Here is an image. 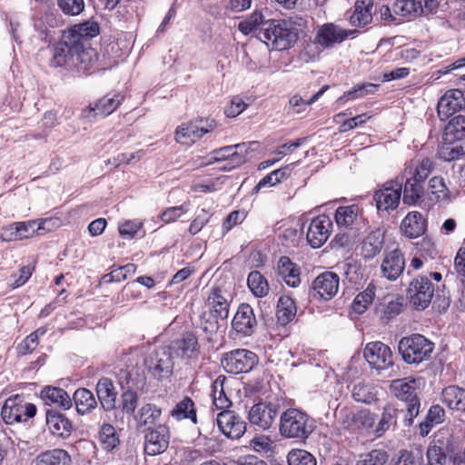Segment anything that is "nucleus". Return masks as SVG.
Instances as JSON below:
<instances>
[{
  "label": "nucleus",
  "instance_id": "1",
  "mask_svg": "<svg viewBox=\"0 0 465 465\" xmlns=\"http://www.w3.org/2000/svg\"><path fill=\"white\" fill-rule=\"evenodd\" d=\"M99 33V25L90 21L64 31L60 38V67L64 66L69 70L75 68L78 72L88 71L90 66L85 62L90 55L84 50L82 40L93 38Z\"/></svg>",
  "mask_w": 465,
  "mask_h": 465
},
{
  "label": "nucleus",
  "instance_id": "2",
  "mask_svg": "<svg viewBox=\"0 0 465 465\" xmlns=\"http://www.w3.org/2000/svg\"><path fill=\"white\" fill-rule=\"evenodd\" d=\"M260 40L268 47L282 51L292 47L299 37V30L291 21L272 20L263 24V27L258 33Z\"/></svg>",
  "mask_w": 465,
  "mask_h": 465
},
{
  "label": "nucleus",
  "instance_id": "3",
  "mask_svg": "<svg viewBox=\"0 0 465 465\" xmlns=\"http://www.w3.org/2000/svg\"><path fill=\"white\" fill-rule=\"evenodd\" d=\"M312 430V422L304 411L290 408L281 413L279 433L282 437L303 441Z\"/></svg>",
  "mask_w": 465,
  "mask_h": 465
},
{
  "label": "nucleus",
  "instance_id": "4",
  "mask_svg": "<svg viewBox=\"0 0 465 465\" xmlns=\"http://www.w3.org/2000/svg\"><path fill=\"white\" fill-rule=\"evenodd\" d=\"M420 385V379L411 377L393 380L390 389L391 393L400 401L406 402L407 410L405 414V425H411L420 412V399L418 390Z\"/></svg>",
  "mask_w": 465,
  "mask_h": 465
},
{
  "label": "nucleus",
  "instance_id": "5",
  "mask_svg": "<svg viewBox=\"0 0 465 465\" xmlns=\"http://www.w3.org/2000/svg\"><path fill=\"white\" fill-rule=\"evenodd\" d=\"M398 350L408 364L428 361L434 350V343L421 334H412L401 339Z\"/></svg>",
  "mask_w": 465,
  "mask_h": 465
},
{
  "label": "nucleus",
  "instance_id": "6",
  "mask_svg": "<svg viewBox=\"0 0 465 465\" xmlns=\"http://www.w3.org/2000/svg\"><path fill=\"white\" fill-rule=\"evenodd\" d=\"M217 123L213 118H200L181 124L175 132V139L182 144H192L200 140L205 134L213 131Z\"/></svg>",
  "mask_w": 465,
  "mask_h": 465
},
{
  "label": "nucleus",
  "instance_id": "7",
  "mask_svg": "<svg viewBox=\"0 0 465 465\" xmlns=\"http://www.w3.org/2000/svg\"><path fill=\"white\" fill-rule=\"evenodd\" d=\"M434 292L430 279L426 275H419L411 281L407 297L416 310H424L430 304Z\"/></svg>",
  "mask_w": 465,
  "mask_h": 465
},
{
  "label": "nucleus",
  "instance_id": "8",
  "mask_svg": "<svg viewBox=\"0 0 465 465\" xmlns=\"http://www.w3.org/2000/svg\"><path fill=\"white\" fill-rule=\"evenodd\" d=\"M222 365L231 374L246 373L258 362L257 355L245 349H236L223 355Z\"/></svg>",
  "mask_w": 465,
  "mask_h": 465
},
{
  "label": "nucleus",
  "instance_id": "9",
  "mask_svg": "<svg viewBox=\"0 0 465 465\" xmlns=\"http://www.w3.org/2000/svg\"><path fill=\"white\" fill-rule=\"evenodd\" d=\"M357 33L356 29H343L333 23H326L318 27L314 43L323 49H331L349 37L353 38Z\"/></svg>",
  "mask_w": 465,
  "mask_h": 465
},
{
  "label": "nucleus",
  "instance_id": "10",
  "mask_svg": "<svg viewBox=\"0 0 465 465\" xmlns=\"http://www.w3.org/2000/svg\"><path fill=\"white\" fill-rule=\"evenodd\" d=\"M403 181V176H398L395 180L386 182L380 190L375 192L373 199L379 211L394 210L398 207Z\"/></svg>",
  "mask_w": 465,
  "mask_h": 465
},
{
  "label": "nucleus",
  "instance_id": "11",
  "mask_svg": "<svg viewBox=\"0 0 465 465\" xmlns=\"http://www.w3.org/2000/svg\"><path fill=\"white\" fill-rule=\"evenodd\" d=\"M280 412L281 404L278 401H260L252 406L248 419L251 424L265 430L274 424Z\"/></svg>",
  "mask_w": 465,
  "mask_h": 465
},
{
  "label": "nucleus",
  "instance_id": "12",
  "mask_svg": "<svg viewBox=\"0 0 465 465\" xmlns=\"http://www.w3.org/2000/svg\"><path fill=\"white\" fill-rule=\"evenodd\" d=\"M36 414V406L33 403L23 404L19 396L8 398L1 411L3 420L6 424L26 421Z\"/></svg>",
  "mask_w": 465,
  "mask_h": 465
},
{
  "label": "nucleus",
  "instance_id": "13",
  "mask_svg": "<svg viewBox=\"0 0 465 465\" xmlns=\"http://www.w3.org/2000/svg\"><path fill=\"white\" fill-rule=\"evenodd\" d=\"M148 371L157 380L169 378L173 370V361L169 348H161L153 351L145 360Z\"/></svg>",
  "mask_w": 465,
  "mask_h": 465
},
{
  "label": "nucleus",
  "instance_id": "14",
  "mask_svg": "<svg viewBox=\"0 0 465 465\" xmlns=\"http://www.w3.org/2000/svg\"><path fill=\"white\" fill-rule=\"evenodd\" d=\"M363 356L370 366L378 371L387 370L393 365V355L389 346L381 341L369 342Z\"/></svg>",
  "mask_w": 465,
  "mask_h": 465
},
{
  "label": "nucleus",
  "instance_id": "15",
  "mask_svg": "<svg viewBox=\"0 0 465 465\" xmlns=\"http://www.w3.org/2000/svg\"><path fill=\"white\" fill-rule=\"evenodd\" d=\"M45 421L49 430L55 435L58 431V387L45 386L40 392Z\"/></svg>",
  "mask_w": 465,
  "mask_h": 465
},
{
  "label": "nucleus",
  "instance_id": "16",
  "mask_svg": "<svg viewBox=\"0 0 465 465\" xmlns=\"http://www.w3.org/2000/svg\"><path fill=\"white\" fill-rule=\"evenodd\" d=\"M332 231V221L325 214L313 218L308 227L306 238L312 248L321 247L330 237Z\"/></svg>",
  "mask_w": 465,
  "mask_h": 465
},
{
  "label": "nucleus",
  "instance_id": "17",
  "mask_svg": "<svg viewBox=\"0 0 465 465\" xmlns=\"http://www.w3.org/2000/svg\"><path fill=\"white\" fill-rule=\"evenodd\" d=\"M169 440L170 432L165 425L149 428L144 436V451L150 456L161 454L167 450Z\"/></svg>",
  "mask_w": 465,
  "mask_h": 465
},
{
  "label": "nucleus",
  "instance_id": "18",
  "mask_svg": "<svg viewBox=\"0 0 465 465\" xmlns=\"http://www.w3.org/2000/svg\"><path fill=\"white\" fill-rule=\"evenodd\" d=\"M340 278L332 272L318 275L312 283V295L314 298L331 300L339 290Z\"/></svg>",
  "mask_w": 465,
  "mask_h": 465
},
{
  "label": "nucleus",
  "instance_id": "19",
  "mask_svg": "<svg viewBox=\"0 0 465 465\" xmlns=\"http://www.w3.org/2000/svg\"><path fill=\"white\" fill-rule=\"evenodd\" d=\"M463 107H465L464 93L460 89H450L440 98L437 112L440 119L445 121Z\"/></svg>",
  "mask_w": 465,
  "mask_h": 465
},
{
  "label": "nucleus",
  "instance_id": "20",
  "mask_svg": "<svg viewBox=\"0 0 465 465\" xmlns=\"http://www.w3.org/2000/svg\"><path fill=\"white\" fill-rule=\"evenodd\" d=\"M216 420L220 430L227 438L239 439L246 430L245 421L232 411H221Z\"/></svg>",
  "mask_w": 465,
  "mask_h": 465
},
{
  "label": "nucleus",
  "instance_id": "21",
  "mask_svg": "<svg viewBox=\"0 0 465 465\" xmlns=\"http://www.w3.org/2000/svg\"><path fill=\"white\" fill-rule=\"evenodd\" d=\"M123 98V95L119 93H110L99 99L94 105L84 109L81 116L85 119H92L97 116L105 117L120 105Z\"/></svg>",
  "mask_w": 465,
  "mask_h": 465
},
{
  "label": "nucleus",
  "instance_id": "22",
  "mask_svg": "<svg viewBox=\"0 0 465 465\" xmlns=\"http://www.w3.org/2000/svg\"><path fill=\"white\" fill-rule=\"evenodd\" d=\"M231 302V294L223 287H213L206 298V310L214 312L215 315L224 321L228 318Z\"/></svg>",
  "mask_w": 465,
  "mask_h": 465
},
{
  "label": "nucleus",
  "instance_id": "23",
  "mask_svg": "<svg viewBox=\"0 0 465 465\" xmlns=\"http://www.w3.org/2000/svg\"><path fill=\"white\" fill-rule=\"evenodd\" d=\"M373 0H357L353 8L347 11V19L351 26L365 27L372 22Z\"/></svg>",
  "mask_w": 465,
  "mask_h": 465
},
{
  "label": "nucleus",
  "instance_id": "24",
  "mask_svg": "<svg viewBox=\"0 0 465 465\" xmlns=\"http://www.w3.org/2000/svg\"><path fill=\"white\" fill-rule=\"evenodd\" d=\"M405 260L399 249L385 253L381 265V275L389 281L397 280L403 272Z\"/></svg>",
  "mask_w": 465,
  "mask_h": 465
},
{
  "label": "nucleus",
  "instance_id": "25",
  "mask_svg": "<svg viewBox=\"0 0 465 465\" xmlns=\"http://www.w3.org/2000/svg\"><path fill=\"white\" fill-rule=\"evenodd\" d=\"M256 325L253 309L247 303H242L232 322L233 330L243 336H249L253 333Z\"/></svg>",
  "mask_w": 465,
  "mask_h": 465
},
{
  "label": "nucleus",
  "instance_id": "26",
  "mask_svg": "<svg viewBox=\"0 0 465 465\" xmlns=\"http://www.w3.org/2000/svg\"><path fill=\"white\" fill-rule=\"evenodd\" d=\"M38 235L37 221L29 220L13 223L2 230V237L5 241H17Z\"/></svg>",
  "mask_w": 465,
  "mask_h": 465
},
{
  "label": "nucleus",
  "instance_id": "27",
  "mask_svg": "<svg viewBox=\"0 0 465 465\" xmlns=\"http://www.w3.org/2000/svg\"><path fill=\"white\" fill-rule=\"evenodd\" d=\"M384 232L381 228H374L363 238L361 242V254L364 259H372L383 248Z\"/></svg>",
  "mask_w": 465,
  "mask_h": 465
},
{
  "label": "nucleus",
  "instance_id": "28",
  "mask_svg": "<svg viewBox=\"0 0 465 465\" xmlns=\"http://www.w3.org/2000/svg\"><path fill=\"white\" fill-rule=\"evenodd\" d=\"M427 222L423 215L419 212H411L402 220L401 224V230L403 234L410 238L415 239L426 232Z\"/></svg>",
  "mask_w": 465,
  "mask_h": 465
},
{
  "label": "nucleus",
  "instance_id": "29",
  "mask_svg": "<svg viewBox=\"0 0 465 465\" xmlns=\"http://www.w3.org/2000/svg\"><path fill=\"white\" fill-rule=\"evenodd\" d=\"M402 186V202L407 205L420 204L426 198V190L424 183L416 180V178H407Z\"/></svg>",
  "mask_w": 465,
  "mask_h": 465
},
{
  "label": "nucleus",
  "instance_id": "30",
  "mask_svg": "<svg viewBox=\"0 0 465 465\" xmlns=\"http://www.w3.org/2000/svg\"><path fill=\"white\" fill-rule=\"evenodd\" d=\"M96 394L104 411H110L115 408L117 392L111 379L103 377L98 381Z\"/></svg>",
  "mask_w": 465,
  "mask_h": 465
},
{
  "label": "nucleus",
  "instance_id": "31",
  "mask_svg": "<svg viewBox=\"0 0 465 465\" xmlns=\"http://www.w3.org/2000/svg\"><path fill=\"white\" fill-rule=\"evenodd\" d=\"M172 347L179 356L185 359L196 358L200 352L198 339L193 332H185L182 338L174 341Z\"/></svg>",
  "mask_w": 465,
  "mask_h": 465
},
{
  "label": "nucleus",
  "instance_id": "32",
  "mask_svg": "<svg viewBox=\"0 0 465 465\" xmlns=\"http://www.w3.org/2000/svg\"><path fill=\"white\" fill-rule=\"evenodd\" d=\"M278 274L284 281V282L292 288L300 285V267L292 262L287 256L280 258L277 265Z\"/></svg>",
  "mask_w": 465,
  "mask_h": 465
},
{
  "label": "nucleus",
  "instance_id": "33",
  "mask_svg": "<svg viewBox=\"0 0 465 465\" xmlns=\"http://www.w3.org/2000/svg\"><path fill=\"white\" fill-rule=\"evenodd\" d=\"M118 380L122 389L142 390L145 385V375L135 367L120 370Z\"/></svg>",
  "mask_w": 465,
  "mask_h": 465
},
{
  "label": "nucleus",
  "instance_id": "34",
  "mask_svg": "<svg viewBox=\"0 0 465 465\" xmlns=\"http://www.w3.org/2000/svg\"><path fill=\"white\" fill-rule=\"evenodd\" d=\"M426 197L431 203L450 202V193L445 181L440 176L432 177L428 183L426 189Z\"/></svg>",
  "mask_w": 465,
  "mask_h": 465
},
{
  "label": "nucleus",
  "instance_id": "35",
  "mask_svg": "<svg viewBox=\"0 0 465 465\" xmlns=\"http://www.w3.org/2000/svg\"><path fill=\"white\" fill-rule=\"evenodd\" d=\"M441 401L450 410L465 411V389L454 385L445 388Z\"/></svg>",
  "mask_w": 465,
  "mask_h": 465
},
{
  "label": "nucleus",
  "instance_id": "36",
  "mask_svg": "<svg viewBox=\"0 0 465 465\" xmlns=\"http://www.w3.org/2000/svg\"><path fill=\"white\" fill-rule=\"evenodd\" d=\"M171 416L176 420H190L193 424L198 422L196 406L188 396L176 403L171 411Z\"/></svg>",
  "mask_w": 465,
  "mask_h": 465
},
{
  "label": "nucleus",
  "instance_id": "37",
  "mask_svg": "<svg viewBox=\"0 0 465 465\" xmlns=\"http://www.w3.org/2000/svg\"><path fill=\"white\" fill-rule=\"evenodd\" d=\"M465 138V116L459 114L450 120L445 126L443 139L446 143H453Z\"/></svg>",
  "mask_w": 465,
  "mask_h": 465
},
{
  "label": "nucleus",
  "instance_id": "38",
  "mask_svg": "<svg viewBox=\"0 0 465 465\" xmlns=\"http://www.w3.org/2000/svg\"><path fill=\"white\" fill-rule=\"evenodd\" d=\"M297 313V307L294 300L287 295L279 298L277 303L276 317L281 325H286L291 322Z\"/></svg>",
  "mask_w": 465,
  "mask_h": 465
},
{
  "label": "nucleus",
  "instance_id": "39",
  "mask_svg": "<svg viewBox=\"0 0 465 465\" xmlns=\"http://www.w3.org/2000/svg\"><path fill=\"white\" fill-rule=\"evenodd\" d=\"M98 440L103 450L106 452H112L120 444L119 436L115 428L109 423H104L100 427Z\"/></svg>",
  "mask_w": 465,
  "mask_h": 465
},
{
  "label": "nucleus",
  "instance_id": "40",
  "mask_svg": "<svg viewBox=\"0 0 465 465\" xmlns=\"http://www.w3.org/2000/svg\"><path fill=\"white\" fill-rule=\"evenodd\" d=\"M74 401L78 413L84 415L96 408L97 401L93 392L87 389H78L74 393Z\"/></svg>",
  "mask_w": 465,
  "mask_h": 465
},
{
  "label": "nucleus",
  "instance_id": "41",
  "mask_svg": "<svg viewBox=\"0 0 465 465\" xmlns=\"http://www.w3.org/2000/svg\"><path fill=\"white\" fill-rule=\"evenodd\" d=\"M398 409L388 403L384 406L381 417L375 426L373 432L376 437L382 436L391 426L397 422Z\"/></svg>",
  "mask_w": 465,
  "mask_h": 465
},
{
  "label": "nucleus",
  "instance_id": "42",
  "mask_svg": "<svg viewBox=\"0 0 465 465\" xmlns=\"http://www.w3.org/2000/svg\"><path fill=\"white\" fill-rule=\"evenodd\" d=\"M419 7L420 3L415 0H397L392 5V11L398 18L410 20L419 14Z\"/></svg>",
  "mask_w": 465,
  "mask_h": 465
},
{
  "label": "nucleus",
  "instance_id": "43",
  "mask_svg": "<svg viewBox=\"0 0 465 465\" xmlns=\"http://www.w3.org/2000/svg\"><path fill=\"white\" fill-rule=\"evenodd\" d=\"M247 285L256 297H264L269 292L268 282L258 271H252L249 273Z\"/></svg>",
  "mask_w": 465,
  "mask_h": 465
},
{
  "label": "nucleus",
  "instance_id": "44",
  "mask_svg": "<svg viewBox=\"0 0 465 465\" xmlns=\"http://www.w3.org/2000/svg\"><path fill=\"white\" fill-rule=\"evenodd\" d=\"M360 208L357 204L341 206L336 210L335 220L338 226L349 227L359 216Z\"/></svg>",
  "mask_w": 465,
  "mask_h": 465
},
{
  "label": "nucleus",
  "instance_id": "45",
  "mask_svg": "<svg viewBox=\"0 0 465 465\" xmlns=\"http://www.w3.org/2000/svg\"><path fill=\"white\" fill-rule=\"evenodd\" d=\"M375 296V286L369 284L368 287L360 292L354 299L352 309L357 313H362L372 302Z\"/></svg>",
  "mask_w": 465,
  "mask_h": 465
},
{
  "label": "nucleus",
  "instance_id": "46",
  "mask_svg": "<svg viewBox=\"0 0 465 465\" xmlns=\"http://www.w3.org/2000/svg\"><path fill=\"white\" fill-rule=\"evenodd\" d=\"M140 423L143 426H151L156 423L162 415V411L155 404L147 403L139 410Z\"/></svg>",
  "mask_w": 465,
  "mask_h": 465
},
{
  "label": "nucleus",
  "instance_id": "47",
  "mask_svg": "<svg viewBox=\"0 0 465 465\" xmlns=\"http://www.w3.org/2000/svg\"><path fill=\"white\" fill-rule=\"evenodd\" d=\"M351 393L352 398L358 402L370 404L376 400L374 389L370 384L356 383L352 388Z\"/></svg>",
  "mask_w": 465,
  "mask_h": 465
},
{
  "label": "nucleus",
  "instance_id": "48",
  "mask_svg": "<svg viewBox=\"0 0 465 465\" xmlns=\"http://www.w3.org/2000/svg\"><path fill=\"white\" fill-rule=\"evenodd\" d=\"M427 465H446L447 453L444 446L430 443L426 451Z\"/></svg>",
  "mask_w": 465,
  "mask_h": 465
},
{
  "label": "nucleus",
  "instance_id": "49",
  "mask_svg": "<svg viewBox=\"0 0 465 465\" xmlns=\"http://www.w3.org/2000/svg\"><path fill=\"white\" fill-rule=\"evenodd\" d=\"M329 88L328 85H323L316 94H314L310 100L304 101L299 94H295L290 98L289 104L295 113L300 114L305 111L306 107L316 102Z\"/></svg>",
  "mask_w": 465,
  "mask_h": 465
},
{
  "label": "nucleus",
  "instance_id": "50",
  "mask_svg": "<svg viewBox=\"0 0 465 465\" xmlns=\"http://www.w3.org/2000/svg\"><path fill=\"white\" fill-rule=\"evenodd\" d=\"M137 390L126 389L121 395L120 408L128 416L134 415L138 404Z\"/></svg>",
  "mask_w": 465,
  "mask_h": 465
},
{
  "label": "nucleus",
  "instance_id": "51",
  "mask_svg": "<svg viewBox=\"0 0 465 465\" xmlns=\"http://www.w3.org/2000/svg\"><path fill=\"white\" fill-rule=\"evenodd\" d=\"M289 465H317L313 455L304 450H292L288 453Z\"/></svg>",
  "mask_w": 465,
  "mask_h": 465
},
{
  "label": "nucleus",
  "instance_id": "52",
  "mask_svg": "<svg viewBox=\"0 0 465 465\" xmlns=\"http://www.w3.org/2000/svg\"><path fill=\"white\" fill-rule=\"evenodd\" d=\"M222 321V318L215 315L214 312H212L208 310L203 312L200 319V328L208 334L215 333L220 325L219 322Z\"/></svg>",
  "mask_w": 465,
  "mask_h": 465
},
{
  "label": "nucleus",
  "instance_id": "53",
  "mask_svg": "<svg viewBox=\"0 0 465 465\" xmlns=\"http://www.w3.org/2000/svg\"><path fill=\"white\" fill-rule=\"evenodd\" d=\"M263 15L261 12L254 11L248 18L239 23L238 29L243 35H249L260 25H263Z\"/></svg>",
  "mask_w": 465,
  "mask_h": 465
},
{
  "label": "nucleus",
  "instance_id": "54",
  "mask_svg": "<svg viewBox=\"0 0 465 465\" xmlns=\"http://www.w3.org/2000/svg\"><path fill=\"white\" fill-rule=\"evenodd\" d=\"M233 150L230 153V167H223V169H232L246 162L249 145L245 143L234 144Z\"/></svg>",
  "mask_w": 465,
  "mask_h": 465
},
{
  "label": "nucleus",
  "instance_id": "55",
  "mask_svg": "<svg viewBox=\"0 0 465 465\" xmlns=\"http://www.w3.org/2000/svg\"><path fill=\"white\" fill-rule=\"evenodd\" d=\"M57 24L55 18H54V24L50 25L51 29L45 28V41L49 43L48 48L53 54V59L51 60V66L57 67L58 61L56 60L58 57V44L55 42V30L54 27Z\"/></svg>",
  "mask_w": 465,
  "mask_h": 465
},
{
  "label": "nucleus",
  "instance_id": "56",
  "mask_svg": "<svg viewBox=\"0 0 465 465\" xmlns=\"http://www.w3.org/2000/svg\"><path fill=\"white\" fill-rule=\"evenodd\" d=\"M388 453L384 450H373L359 460L356 465H384L388 460Z\"/></svg>",
  "mask_w": 465,
  "mask_h": 465
},
{
  "label": "nucleus",
  "instance_id": "57",
  "mask_svg": "<svg viewBox=\"0 0 465 465\" xmlns=\"http://www.w3.org/2000/svg\"><path fill=\"white\" fill-rule=\"evenodd\" d=\"M38 345V331L32 332L24 339L17 346L16 351L18 356H25L32 353Z\"/></svg>",
  "mask_w": 465,
  "mask_h": 465
},
{
  "label": "nucleus",
  "instance_id": "58",
  "mask_svg": "<svg viewBox=\"0 0 465 465\" xmlns=\"http://www.w3.org/2000/svg\"><path fill=\"white\" fill-rule=\"evenodd\" d=\"M84 9V0H60V10L67 15H78Z\"/></svg>",
  "mask_w": 465,
  "mask_h": 465
},
{
  "label": "nucleus",
  "instance_id": "59",
  "mask_svg": "<svg viewBox=\"0 0 465 465\" xmlns=\"http://www.w3.org/2000/svg\"><path fill=\"white\" fill-rule=\"evenodd\" d=\"M433 162L429 159H423L420 164L415 168L412 178H416V180L425 183V180L429 177L433 170Z\"/></svg>",
  "mask_w": 465,
  "mask_h": 465
},
{
  "label": "nucleus",
  "instance_id": "60",
  "mask_svg": "<svg viewBox=\"0 0 465 465\" xmlns=\"http://www.w3.org/2000/svg\"><path fill=\"white\" fill-rule=\"evenodd\" d=\"M187 211L188 209L184 204L169 207L161 213L160 218L164 223H170L175 222L182 216L183 213H185Z\"/></svg>",
  "mask_w": 465,
  "mask_h": 465
},
{
  "label": "nucleus",
  "instance_id": "61",
  "mask_svg": "<svg viewBox=\"0 0 465 465\" xmlns=\"http://www.w3.org/2000/svg\"><path fill=\"white\" fill-rule=\"evenodd\" d=\"M344 275L348 282L353 284L360 283L363 277L361 266L356 262H348L344 265Z\"/></svg>",
  "mask_w": 465,
  "mask_h": 465
},
{
  "label": "nucleus",
  "instance_id": "62",
  "mask_svg": "<svg viewBox=\"0 0 465 465\" xmlns=\"http://www.w3.org/2000/svg\"><path fill=\"white\" fill-rule=\"evenodd\" d=\"M247 106V104L240 96L232 98L230 104L225 108L224 114L228 117H236L242 114Z\"/></svg>",
  "mask_w": 465,
  "mask_h": 465
},
{
  "label": "nucleus",
  "instance_id": "63",
  "mask_svg": "<svg viewBox=\"0 0 465 465\" xmlns=\"http://www.w3.org/2000/svg\"><path fill=\"white\" fill-rule=\"evenodd\" d=\"M250 446L254 451L258 453L267 454L272 451V440L267 436L262 435L254 437L250 441Z\"/></svg>",
  "mask_w": 465,
  "mask_h": 465
},
{
  "label": "nucleus",
  "instance_id": "64",
  "mask_svg": "<svg viewBox=\"0 0 465 465\" xmlns=\"http://www.w3.org/2000/svg\"><path fill=\"white\" fill-rule=\"evenodd\" d=\"M141 227L142 223L138 220L126 221L119 226V233L124 238L132 239Z\"/></svg>",
  "mask_w": 465,
  "mask_h": 465
}]
</instances>
